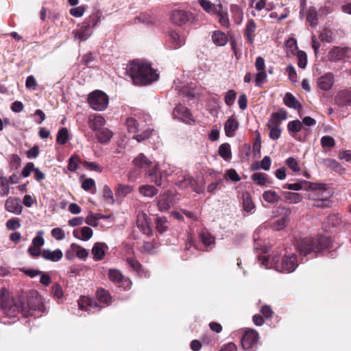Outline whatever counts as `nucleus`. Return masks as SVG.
I'll use <instances>...</instances> for the list:
<instances>
[{"label":"nucleus","instance_id":"obj_1","mask_svg":"<svg viewBox=\"0 0 351 351\" xmlns=\"http://www.w3.org/2000/svg\"><path fill=\"white\" fill-rule=\"evenodd\" d=\"M125 69L126 74L136 85H148L158 78V74L150 64L141 60L130 62Z\"/></svg>","mask_w":351,"mask_h":351},{"label":"nucleus","instance_id":"obj_2","mask_svg":"<svg viewBox=\"0 0 351 351\" xmlns=\"http://www.w3.org/2000/svg\"><path fill=\"white\" fill-rule=\"evenodd\" d=\"M261 264L265 269L274 268L280 272L291 273L298 266L297 256L293 253L286 252L280 262V254L277 252L268 257L259 256Z\"/></svg>","mask_w":351,"mask_h":351},{"label":"nucleus","instance_id":"obj_3","mask_svg":"<svg viewBox=\"0 0 351 351\" xmlns=\"http://www.w3.org/2000/svg\"><path fill=\"white\" fill-rule=\"evenodd\" d=\"M330 241L327 237L304 238L296 241L295 247L300 254L306 256L311 254H317L329 246Z\"/></svg>","mask_w":351,"mask_h":351},{"label":"nucleus","instance_id":"obj_4","mask_svg":"<svg viewBox=\"0 0 351 351\" xmlns=\"http://www.w3.org/2000/svg\"><path fill=\"white\" fill-rule=\"evenodd\" d=\"M1 311L9 317H15L19 313H23L24 316H28V311L24 306L23 302L20 298H3L0 302Z\"/></svg>","mask_w":351,"mask_h":351},{"label":"nucleus","instance_id":"obj_5","mask_svg":"<svg viewBox=\"0 0 351 351\" xmlns=\"http://www.w3.org/2000/svg\"><path fill=\"white\" fill-rule=\"evenodd\" d=\"M99 18L93 14L87 17L83 23L78 25V27L73 32L75 40L80 42L85 41L90 37L93 34V28L97 25Z\"/></svg>","mask_w":351,"mask_h":351},{"label":"nucleus","instance_id":"obj_6","mask_svg":"<svg viewBox=\"0 0 351 351\" xmlns=\"http://www.w3.org/2000/svg\"><path fill=\"white\" fill-rule=\"evenodd\" d=\"M174 169L167 164L159 165L157 162L154 163V167L149 169L147 173L152 182L157 186H162L166 182L167 178L175 171Z\"/></svg>","mask_w":351,"mask_h":351},{"label":"nucleus","instance_id":"obj_7","mask_svg":"<svg viewBox=\"0 0 351 351\" xmlns=\"http://www.w3.org/2000/svg\"><path fill=\"white\" fill-rule=\"evenodd\" d=\"M108 97L101 90H94L88 97V102L90 106L95 110L102 111L108 105Z\"/></svg>","mask_w":351,"mask_h":351},{"label":"nucleus","instance_id":"obj_8","mask_svg":"<svg viewBox=\"0 0 351 351\" xmlns=\"http://www.w3.org/2000/svg\"><path fill=\"white\" fill-rule=\"evenodd\" d=\"M178 199L173 191H167L158 196V208L160 212L167 211L177 203Z\"/></svg>","mask_w":351,"mask_h":351},{"label":"nucleus","instance_id":"obj_9","mask_svg":"<svg viewBox=\"0 0 351 351\" xmlns=\"http://www.w3.org/2000/svg\"><path fill=\"white\" fill-rule=\"evenodd\" d=\"M27 306L25 308L26 311H28V315H32L30 313L31 311L44 313L46 310L43 298L36 291L31 293L27 298Z\"/></svg>","mask_w":351,"mask_h":351},{"label":"nucleus","instance_id":"obj_10","mask_svg":"<svg viewBox=\"0 0 351 351\" xmlns=\"http://www.w3.org/2000/svg\"><path fill=\"white\" fill-rule=\"evenodd\" d=\"M108 276L111 282L118 285L119 287L123 288L124 290L130 289L132 286V281L129 278H124L121 271L117 269H110Z\"/></svg>","mask_w":351,"mask_h":351},{"label":"nucleus","instance_id":"obj_11","mask_svg":"<svg viewBox=\"0 0 351 351\" xmlns=\"http://www.w3.org/2000/svg\"><path fill=\"white\" fill-rule=\"evenodd\" d=\"M351 56V49L348 47H334L331 49L327 55L328 60L331 62H338L350 58Z\"/></svg>","mask_w":351,"mask_h":351},{"label":"nucleus","instance_id":"obj_12","mask_svg":"<svg viewBox=\"0 0 351 351\" xmlns=\"http://www.w3.org/2000/svg\"><path fill=\"white\" fill-rule=\"evenodd\" d=\"M78 306L80 310H84L88 314L98 312L101 310L97 302L86 296H82L78 301Z\"/></svg>","mask_w":351,"mask_h":351},{"label":"nucleus","instance_id":"obj_13","mask_svg":"<svg viewBox=\"0 0 351 351\" xmlns=\"http://www.w3.org/2000/svg\"><path fill=\"white\" fill-rule=\"evenodd\" d=\"M258 333L254 329L245 330L241 339V345L244 350H249L258 341Z\"/></svg>","mask_w":351,"mask_h":351},{"label":"nucleus","instance_id":"obj_14","mask_svg":"<svg viewBox=\"0 0 351 351\" xmlns=\"http://www.w3.org/2000/svg\"><path fill=\"white\" fill-rule=\"evenodd\" d=\"M317 87L324 91L332 89L335 83V76L332 73H326L317 79Z\"/></svg>","mask_w":351,"mask_h":351},{"label":"nucleus","instance_id":"obj_15","mask_svg":"<svg viewBox=\"0 0 351 351\" xmlns=\"http://www.w3.org/2000/svg\"><path fill=\"white\" fill-rule=\"evenodd\" d=\"M173 117L187 123L193 121V115L189 110L181 104L173 109Z\"/></svg>","mask_w":351,"mask_h":351},{"label":"nucleus","instance_id":"obj_16","mask_svg":"<svg viewBox=\"0 0 351 351\" xmlns=\"http://www.w3.org/2000/svg\"><path fill=\"white\" fill-rule=\"evenodd\" d=\"M168 42L171 49H176L184 45L185 38L178 31L170 30L168 33Z\"/></svg>","mask_w":351,"mask_h":351},{"label":"nucleus","instance_id":"obj_17","mask_svg":"<svg viewBox=\"0 0 351 351\" xmlns=\"http://www.w3.org/2000/svg\"><path fill=\"white\" fill-rule=\"evenodd\" d=\"M189 20V14L187 12L180 10L172 11L171 21L174 24L181 26Z\"/></svg>","mask_w":351,"mask_h":351},{"label":"nucleus","instance_id":"obj_18","mask_svg":"<svg viewBox=\"0 0 351 351\" xmlns=\"http://www.w3.org/2000/svg\"><path fill=\"white\" fill-rule=\"evenodd\" d=\"M323 195V199H319V197H316L313 196V195H309V199L313 201L311 205L315 207L318 208H326L330 206V200L329 199L332 196V192H325Z\"/></svg>","mask_w":351,"mask_h":351},{"label":"nucleus","instance_id":"obj_19","mask_svg":"<svg viewBox=\"0 0 351 351\" xmlns=\"http://www.w3.org/2000/svg\"><path fill=\"white\" fill-rule=\"evenodd\" d=\"M5 206L8 212L16 215H20L23 209L20 199L15 197L8 198L5 202Z\"/></svg>","mask_w":351,"mask_h":351},{"label":"nucleus","instance_id":"obj_20","mask_svg":"<svg viewBox=\"0 0 351 351\" xmlns=\"http://www.w3.org/2000/svg\"><path fill=\"white\" fill-rule=\"evenodd\" d=\"M108 250V247L106 243L101 242L95 243L92 248L93 259L96 261L102 260Z\"/></svg>","mask_w":351,"mask_h":351},{"label":"nucleus","instance_id":"obj_21","mask_svg":"<svg viewBox=\"0 0 351 351\" xmlns=\"http://www.w3.org/2000/svg\"><path fill=\"white\" fill-rule=\"evenodd\" d=\"M239 128V122L234 116H230L224 123V131L228 137H232Z\"/></svg>","mask_w":351,"mask_h":351},{"label":"nucleus","instance_id":"obj_22","mask_svg":"<svg viewBox=\"0 0 351 351\" xmlns=\"http://www.w3.org/2000/svg\"><path fill=\"white\" fill-rule=\"evenodd\" d=\"M136 223L138 227L144 234H149L150 233V220L145 213H141L138 215Z\"/></svg>","mask_w":351,"mask_h":351},{"label":"nucleus","instance_id":"obj_23","mask_svg":"<svg viewBox=\"0 0 351 351\" xmlns=\"http://www.w3.org/2000/svg\"><path fill=\"white\" fill-rule=\"evenodd\" d=\"M63 256L62 252L60 249L51 251L49 249H44L42 252V257L47 261L52 262H58L62 259Z\"/></svg>","mask_w":351,"mask_h":351},{"label":"nucleus","instance_id":"obj_24","mask_svg":"<svg viewBox=\"0 0 351 351\" xmlns=\"http://www.w3.org/2000/svg\"><path fill=\"white\" fill-rule=\"evenodd\" d=\"M287 118V112L284 109H280L277 112H274L269 119V125L280 126L281 123Z\"/></svg>","mask_w":351,"mask_h":351},{"label":"nucleus","instance_id":"obj_25","mask_svg":"<svg viewBox=\"0 0 351 351\" xmlns=\"http://www.w3.org/2000/svg\"><path fill=\"white\" fill-rule=\"evenodd\" d=\"M335 102L341 106L350 105L351 103V90L339 91L335 98Z\"/></svg>","mask_w":351,"mask_h":351},{"label":"nucleus","instance_id":"obj_26","mask_svg":"<svg viewBox=\"0 0 351 351\" xmlns=\"http://www.w3.org/2000/svg\"><path fill=\"white\" fill-rule=\"evenodd\" d=\"M219 18V23L220 25L224 28H229L230 27V21L228 17V14L226 10L223 9V6L219 3V9L215 11V14Z\"/></svg>","mask_w":351,"mask_h":351},{"label":"nucleus","instance_id":"obj_27","mask_svg":"<svg viewBox=\"0 0 351 351\" xmlns=\"http://www.w3.org/2000/svg\"><path fill=\"white\" fill-rule=\"evenodd\" d=\"M133 162L135 166L138 167L139 168H149L150 169L154 167H152L153 160L152 158L147 157L145 155H138L136 156Z\"/></svg>","mask_w":351,"mask_h":351},{"label":"nucleus","instance_id":"obj_28","mask_svg":"<svg viewBox=\"0 0 351 351\" xmlns=\"http://www.w3.org/2000/svg\"><path fill=\"white\" fill-rule=\"evenodd\" d=\"M106 123L105 119L100 114H96L89 117V126L93 130H99Z\"/></svg>","mask_w":351,"mask_h":351},{"label":"nucleus","instance_id":"obj_29","mask_svg":"<svg viewBox=\"0 0 351 351\" xmlns=\"http://www.w3.org/2000/svg\"><path fill=\"white\" fill-rule=\"evenodd\" d=\"M193 182H195V180L191 176L183 174L178 176L176 184L181 189H187L189 186H193Z\"/></svg>","mask_w":351,"mask_h":351},{"label":"nucleus","instance_id":"obj_30","mask_svg":"<svg viewBox=\"0 0 351 351\" xmlns=\"http://www.w3.org/2000/svg\"><path fill=\"white\" fill-rule=\"evenodd\" d=\"M283 100L285 104L289 108L295 110H300L302 108L300 103L291 93H286Z\"/></svg>","mask_w":351,"mask_h":351},{"label":"nucleus","instance_id":"obj_31","mask_svg":"<svg viewBox=\"0 0 351 351\" xmlns=\"http://www.w3.org/2000/svg\"><path fill=\"white\" fill-rule=\"evenodd\" d=\"M256 29V25L253 19H249L246 24L245 35L247 40L252 44L254 42V33Z\"/></svg>","mask_w":351,"mask_h":351},{"label":"nucleus","instance_id":"obj_32","mask_svg":"<svg viewBox=\"0 0 351 351\" xmlns=\"http://www.w3.org/2000/svg\"><path fill=\"white\" fill-rule=\"evenodd\" d=\"M212 39L215 45L217 46H224L228 40L226 34L219 30L215 31L213 33Z\"/></svg>","mask_w":351,"mask_h":351},{"label":"nucleus","instance_id":"obj_33","mask_svg":"<svg viewBox=\"0 0 351 351\" xmlns=\"http://www.w3.org/2000/svg\"><path fill=\"white\" fill-rule=\"evenodd\" d=\"M289 212L286 211L285 215L280 219L274 221L271 224V228L274 230H281L285 228L289 221Z\"/></svg>","mask_w":351,"mask_h":351},{"label":"nucleus","instance_id":"obj_34","mask_svg":"<svg viewBox=\"0 0 351 351\" xmlns=\"http://www.w3.org/2000/svg\"><path fill=\"white\" fill-rule=\"evenodd\" d=\"M243 208L248 213L252 214L255 212V205L247 193L243 194Z\"/></svg>","mask_w":351,"mask_h":351},{"label":"nucleus","instance_id":"obj_35","mask_svg":"<svg viewBox=\"0 0 351 351\" xmlns=\"http://www.w3.org/2000/svg\"><path fill=\"white\" fill-rule=\"evenodd\" d=\"M198 2L201 7L208 14H215V11H217L218 9H219V3L214 5L208 0H198Z\"/></svg>","mask_w":351,"mask_h":351},{"label":"nucleus","instance_id":"obj_36","mask_svg":"<svg viewBox=\"0 0 351 351\" xmlns=\"http://www.w3.org/2000/svg\"><path fill=\"white\" fill-rule=\"evenodd\" d=\"M139 193L147 197H152L158 193V190L152 185H142L138 189Z\"/></svg>","mask_w":351,"mask_h":351},{"label":"nucleus","instance_id":"obj_37","mask_svg":"<svg viewBox=\"0 0 351 351\" xmlns=\"http://www.w3.org/2000/svg\"><path fill=\"white\" fill-rule=\"evenodd\" d=\"M97 298L100 304L108 306L111 303V297L109 293L103 289L97 291Z\"/></svg>","mask_w":351,"mask_h":351},{"label":"nucleus","instance_id":"obj_38","mask_svg":"<svg viewBox=\"0 0 351 351\" xmlns=\"http://www.w3.org/2000/svg\"><path fill=\"white\" fill-rule=\"evenodd\" d=\"M230 11L232 14V18L234 19L235 23L239 25L243 18V10L239 5L233 4L230 5Z\"/></svg>","mask_w":351,"mask_h":351},{"label":"nucleus","instance_id":"obj_39","mask_svg":"<svg viewBox=\"0 0 351 351\" xmlns=\"http://www.w3.org/2000/svg\"><path fill=\"white\" fill-rule=\"evenodd\" d=\"M263 198L265 201L270 204L278 203L280 199V197L277 193L271 190L265 191L263 194Z\"/></svg>","mask_w":351,"mask_h":351},{"label":"nucleus","instance_id":"obj_40","mask_svg":"<svg viewBox=\"0 0 351 351\" xmlns=\"http://www.w3.org/2000/svg\"><path fill=\"white\" fill-rule=\"evenodd\" d=\"M93 230L90 227L84 226L81 228V237L77 235L76 230L73 231V235L75 237L81 239L82 241H88L93 237Z\"/></svg>","mask_w":351,"mask_h":351},{"label":"nucleus","instance_id":"obj_41","mask_svg":"<svg viewBox=\"0 0 351 351\" xmlns=\"http://www.w3.org/2000/svg\"><path fill=\"white\" fill-rule=\"evenodd\" d=\"M125 124L128 132L130 133H137L140 130L138 122L133 117H128L125 121Z\"/></svg>","mask_w":351,"mask_h":351},{"label":"nucleus","instance_id":"obj_42","mask_svg":"<svg viewBox=\"0 0 351 351\" xmlns=\"http://www.w3.org/2000/svg\"><path fill=\"white\" fill-rule=\"evenodd\" d=\"M255 8L258 11L265 10L267 12H269L274 8V4L273 3V2H269L268 0H259L256 3Z\"/></svg>","mask_w":351,"mask_h":351},{"label":"nucleus","instance_id":"obj_43","mask_svg":"<svg viewBox=\"0 0 351 351\" xmlns=\"http://www.w3.org/2000/svg\"><path fill=\"white\" fill-rule=\"evenodd\" d=\"M156 228L158 232L162 234L168 229V221L165 217H159L156 219Z\"/></svg>","mask_w":351,"mask_h":351},{"label":"nucleus","instance_id":"obj_44","mask_svg":"<svg viewBox=\"0 0 351 351\" xmlns=\"http://www.w3.org/2000/svg\"><path fill=\"white\" fill-rule=\"evenodd\" d=\"M285 201L289 204H297L302 201V195L297 193L287 192L285 195Z\"/></svg>","mask_w":351,"mask_h":351},{"label":"nucleus","instance_id":"obj_45","mask_svg":"<svg viewBox=\"0 0 351 351\" xmlns=\"http://www.w3.org/2000/svg\"><path fill=\"white\" fill-rule=\"evenodd\" d=\"M224 178L233 182H239L241 179L237 171L234 169H227L224 173Z\"/></svg>","mask_w":351,"mask_h":351},{"label":"nucleus","instance_id":"obj_46","mask_svg":"<svg viewBox=\"0 0 351 351\" xmlns=\"http://www.w3.org/2000/svg\"><path fill=\"white\" fill-rule=\"evenodd\" d=\"M306 21L311 26H316L318 24V15L315 9H309L306 15Z\"/></svg>","mask_w":351,"mask_h":351},{"label":"nucleus","instance_id":"obj_47","mask_svg":"<svg viewBox=\"0 0 351 351\" xmlns=\"http://www.w3.org/2000/svg\"><path fill=\"white\" fill-rule=\"evenodd\" d=\"M72 250L75 252L76 256L80 259H85L88 255V251L76 243H72Z\"/></svg>","mask_w":351,"mask_h":351},{"label":"nucleus","instance_id":"obj_48","mask_svg":"<svg viewBox=\"0 0 351 351\" xmlns=\"http://www.w3.org/2000/svg\"><path fill=\"white\" fill-rule=\"evenodd\" d=\"M112 136V133L107 128L101 129L97 134V138L101 143H106L108 141Z\"/></svg>","mask_w":351,"mask_h":351},{"label":"nucleus","instance_id":"obj_49","mask_svg":"<svg viewBox=\"0 0 351 351\" xmlns=\"http://www.w3.org/2000/svg\"><path fill=\"white\" fill-rule=\"evenodd\" d=\"M237 93L234 90H229L225 93L224 101L228 106H232L235 101Z\"/></svg>","mask_w":351,"mask_h":351},{"label":"nucleus","instance_id":"obj_50","mask_svg":"<svg viewBox=\"0 0 351 351\" xmlns=\"http://www.w3.org/2000/svg\"><path fill=\"white\" fill-rule=\"evenodd\" d=\"M69 139V132L66 128H61L57 135V142L59 144H65Z\"/></svg>","mask_w":351,"mask_h":351},{"label":"nucleus","instance_id":"obj_51","mask_svg":"<svg viewBox=\"0 0 351 351\" xmlns=\"http://www.w3.org/2000/svg\"><path fill=\"white\" fill-rule=\"evenodd\" d=\"M132 191V187L129 185L119 184L116 189V195L119 197H125Z\"/></svg>","mask_w":351,"mask_h":351},{"label":"nucleus","instance_id":"obj_52","mask_svg":"<svg viewBox=\"0 0 351 351\" xmlns=\"http://www.w3.org/2000/svg\"><path fill=\"white\" fill-rule=\"evenodd\" d=\"M103 196L105 201L110 204H113L114 203V199L113 197V193L110 187L107 185H105L103 189Z\"/></svg>","mask_w":351,"mask_h":351},{"label":"nucleus","instance_id":"obj_53","mask_svg":"<svg viewBox=\"0 0 351 351\" xmlns=\"http://www.w3.org/2000/svg\"><path fill=\"white\" fill-rule=\"evenodd\" d=\"M287 128L290 132H299L302 128V123L299 120L290 121L287 125Z\"/></svg>","mask_w":351,"mask_h":351},{"label":"nucleus","instance_id":"obj_54","mask_svg":"<svg viewBox=\"0 0 351 351\" xmlns=\"http://www.w3.org/2000/svg\"><path fill=\"white\" fill-rule=\"evenodd\" d=\"M10 188L8 181L6 178L1 177L0 178V195L1 196H5L9 194Z\"/></svg>","mask_w":351,"mask_h":351},{"label":"nucleus","instance_id":"obj_55","mask_svg":"<svg viewBox=\"0 0 351 351\" xmlns=\"http://www.w3.org/2000/svg\"><path fill=\"white\" fill-rule=\"evenodd\" d=\"M267 126L269 128V137L273 140L278 139L280 137V134H281V130L280 129V126L274 125H269V123H268Z\"/></svg>","mask_w":351,"mask_h":351},{"label":"nucleus","instance_id":"obj_56","mask_svg":"<svg viewBox=\"0 0 351 351\" xmlns=\"http://www.w3.org/2000/svg\"><path fill=\"white\" fill-rule=\"evenodd\" d=\"M325 192H332L331 190L328 189L325 184H322L319 186V188L316 189L314 191H313L310 195H313V196L316 197H319V199H323V195Z\"/></svg>","mask_w":351,"mask_h":351},{"label":"nucleus","instance_id":"obj_57","mask_svg":"<svg viewBox=\"0 0 351 351\" xmlns=\"http://www.w3.org/2000/svg\"><path fill=\"white\" fill-rule=\"evenodd\" d=\"M199 237L201 241L206 246H210L215 243V237L208 232H203Z\"/></svg>","mask_w":351,"mask_h":351},{"label":"nucleus","instance_id":"obj_58","mask_svg":"<svg viewBox=\"0 0 351 351\" xmlns=\"http://www.w3.org/2000/svg\"><path fill=\"white\" fill-rule=\"evenodd\" d=\"M298 65L301 69H305L307 63V56L304 51H298Z\"/></svg>","mask_w":351,"mask_h":351},{"label":"nucleus","instance_id":"obj_59","mask_svg":"<svg viewBox=\"0 0 351 351\" xmlns=\"http://www.w3.org/2000/svg\"><path fill=\"white\" fill-rule=\"evenodd\" d=\"M154 132V130L151 128H147L144 130L141 134H136L134 136L133 138H134L138 142H141L147 138H148Z\"/></svg>","mask_w":351,"mask_h":351},{"label":"nucleus","instance_id":"obj_60","mask_svg":"<svg viewBox=\"0 0 351 351\" xmlns=\"http://www.w3.org/2000/svg\"><path fill=\"white\" fill-rule=\"evenodd\" d=\"M252 180L258 185L263 186L266 183V177L264 173H255L252 176Z\"/></svg>","mask_w":351,"mask_h":351},{"label":"nucleus","instance_id":"obj_61","mask_svg":"<svg viewBox=\"0 0 351 351\" xmlns=\"http://www.w3.org/2000/svg\"><path fill=\"white\" fill-rule=\"evenodd\" d=\"M43 234V231H38L36 236L32 239V245L39 247L43 246L45 244Z\"/></svg>","mask_w":351,"mask_h":351},{"label":"nucleus","instance_id":"obj_62","mask_svg":"<svg viewBox=\"0 0 351 351\" xmlns=\"http://www.w3.org/2000/svg\"><path fill=\"white\" fill-rule=\"evenodd\" d=\"M158 245L157 243L144 242L142 247L144 252L149 254H154L155 252V250L158 248Z\"/></svg>","mask_w":351,"mask_h":351},{"label":"nucleus","instance_id":"obj_63","mask_svg":"<svg viewBox=\"0 0 351 351\" xmlns=\"http://www.w3.org/2000/svg\"><path fill=\"white\" fill-rule=\"evenodd\" d=\"M325 165L332 169H334L336 172L341 173L343 169L341 166L335 160L332 159H327L325 160Z\"/></svg>","mask_w":351,"mask_h":351},{"label":"nucleus","instance_id":"obj_64","mask_svg":"<svg viewBox=\"0 0 351 351\" xmlns=\"http://www.w3.org/2000/svg\"><path fill=\"white\" fill-rule=\"evenodd\" d=\"M259 72L256 75L255 83L256 86H260L267 81V74L264 71H258Z\"/></svg>","mask_w":351,"mask_h":351}]
</instances>
